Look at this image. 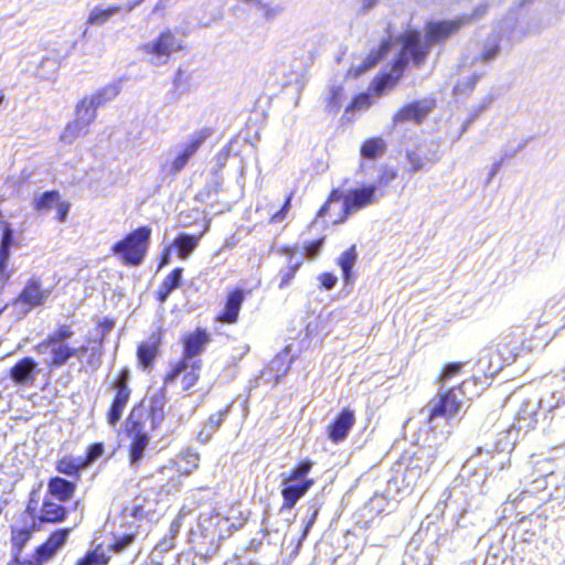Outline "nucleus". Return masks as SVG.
Wrapping results in <instances>:
<instances>
[{
	"label": "nucleus",
	"instance_id": "obj_47",
	"mask_svg": "<svg viewBox=\"0 0 565 565\" xmlns=\"http://www.w3.org/2000/svg\"><path fill=\"white\" fill-rule=\"evenodd\" d=\"M56 469L61 473L72 476L77 472V465L71 458L64 457L57 462Z\"/></svg>",
	"mask_w": 565,
	"mask_h": 565
},
{
	"label": "nucleus",
	"instance_id": "obj_45",
	"mask_svg": "<svg viewBox=\"0 0 565 565\" xmlns=\"http://www.w3.org/2000/svg\"><path fill=\"white\" fill-rule=\"evenodd\" d=\"M154 355H156V350L151 344L142 343L139 345L138 359L145 367L151 364Z\"/></svg>",
	"mask_w": 565,
	"mask_h": 565
},
{
	"label": "nucleus",
	"instance_id": "obj_12",
	"mask_svg": "<svg viewBox=\"0 0 565 565\" xmlns=\"http://www.w3.org/2000/svg\"><path fill=\"white\" fill-rule=\"evenodd\" d=\"M202 366L201 360L195 361H186L183 360L179 364H177L170 373L166 375L164 382L166 383H172L182 374V388L184 391H189L191 387H193L199 377H200V370Z\"/></svg>",
	"mask_w": 565,
	"mask_h": 565
},
{
	"label": "nucleus",
	"instance_id": "obj_62",
	"mask_svg": "<svg viewBox=\"0 0 565 565\" xmlns=\"http://www.w3.org/2000/svg\"><path fill=\"white\" fill-rule=\"evenodd\" d=\"M103 454V446L100 444H95L90 447L88 457L90 460L97 459Z\"/></svg>",
	"mask_w": 565,
	"mask_h": 565
},
{
	"label": "nucleus",
	"instance_id": "obj_55",
	"mask_svg": "<svg viewBox=\"0 0 565 565\" xmlns=\"http://www.w3.org/2000/svg\"><path fill=\"white\" fill-rule=\"evenodd\" d=\"M322 247V239H317L311 242L309 245L305 247L306 255L310 258L316 257Z\"/></svg>",
	"mask_w": 565,
	"mask_h": 565
},
{
	"label": "nucleus",
	"instance_id": "obj_28",
	"mask_svg": "<svg viewBox=\"0 0 565 565\" xmlns=\"http://www.w3.org/2000/svg\"><path fill=\"white\" fill-rule=\"evenodd\" d=\"M120 84L118 82L109 83L103 87H100L98 90L94 92L90 95H87V97L94 102V104L99 108L107 104L108 102H111L115 99L118 94L120 93Z\"/></svg>",
	"mask_w": 565,
	"mask_h": 565
},
{
	"label": "nucleus",
	"instance_id": "obj_54",
	"mask_svg": "<svg viewBox=\"0 0 565 565\" xmlns=\"http://www.w3.org/2000/svg\"><path fill=\"white\" fill-rule=\"evenodd\" d=\"M321 286L327 289V290H330L332 289L337 281H338V278L335 275L333 274H330V273H323L321 274L319 277H318Z\"/></svg>",
	"mask_w": 565,
	"mask_h": 565
},
{
	"label": "nucleus",
	"instance_id": "obj_20",
	"mask_svg": "<svg viewBox=\"0 0 565 565\" xmlns=\"http://www.w3.org/2000/svg\"><path fill=\"white\" fill-rule=\"evenodd\" d=\"M2 237L0 242V275L9 277L8 262L10 258V249L14 245L13 230L8 222H2Z\"/></svg>",
	"mask_w": 565,
	"mask_h": 565
},
{
	"label": "nucleus",
	"instance_id": "obj_57",
	"mask_svg": "<svg viewBox=\"0 0 565 565\" xmlns=\"http://www.w3.org/2000/svg\"><path fill=\"white\" fill-rule=\"evenodd\" d=\"M134 540L132 535H125L124 537L117 540L114 545L113 550L115 552H121L124 551Z\"/></svg>",
	"mask_w": 565,
	"mask_h": 565
},
{
	"label": "nucleus",
	"instance_id": "obj_49",
	"mask_svg": "<svg viewBox=\"0 0 565 565\" xmlns=\"http://www.w3.org/2000/svg\"><path fill=\"white\" fill-rule=\"evenodd\" d=\"M527 141L525 139H521L515 142V145L511 143L504 149V158H512L516 153L521 152L526 147Z\"/></svg>",
	"mask_w": 565,
	"mask_h": 565
},
{
	"label": "nucleus",
	"instance_id": "obj_7",
	"mask_svg": "<svg viewBox=\"0 0 565 565\" xmlns=\"http://www.w3.org/2000/svg\"><path fill=\"white\" fill-rule=\"evenodd\" d=\"M52 287H43L40 277H30L11 307L18 319L26 316L32 309L43 306L52 295Z\"/></svg>",
	"mask_w": 565,
	"mask_h": 565
},
{
	"label": "nucleus",
	"instance_id": "obj_4",
	"mask_svg": "<svg viewBox=\"0 0 565 565\" xmlns=\"http://www.w3.org/2000/svg\"><path fill=\"white\" fill-rule=\"evenodd\" d=\"M246 520L247 516L235 509H231L227 515H222L215 510H207L200 514L198 527L201 535L214 544L242 529Z\"/></svg>",
	"mask_w": 565,
	"mask_h": 565
},
{
	"label": "nucleus",
	"instance_id": "obj_46",
	"mask_svg": "<svg viewBox=\"0 0 565 565\" xmlns=\"http://www.w3.org/2000/svg\"><path fill=\"white\" fill-rule=\"evenodd\" d=\"M73 335V331L68 326H62L56 331L46 337V341L66 343L65 340Z\"/></svg>",
	"mask_w": 565,
	"mask_h": 565
},
{
	"label": "nucleus",
	"instance_id": "obj_32",
	"mask_svg": "<svg viewBox=\"0 0 565 565\" xmlns=\"http://www.w3.org/2000/svg\"><path fill=\"white\" fill-rule=\"evenodd\" d=\"M65 513V509L61 504L45 499L39 519L42 522H58L64 519Z\"/></svg>",
	"mask_w": 565,
	"mask_h": 565
},
{
	"label": "nucleus",
	"instance_id": "obj_23",
	"mask_svg": "<svg viewBox=\"0 0 565 565\" xmlns=\"http://www.w3.org/2000/svg\"><path fill=\"white\" fill-rule=\"evenodd\" d=\"M202 235L203 233L199 235L181 233L175 237L171 246L177 248L178 257L180 259H186L196 248Z\"/></svg>",
	"mask_w": 565,
	"mask_h": 565
},
{
	"label": "nucleus",
	"instance_id": "obj_36",
	"mask_svg": "<svg viewBox=\"0 0 565 565\" xmlns=\"http://www.w3.org/2000/svg\"><path fill=\"white\" fill-rule=\"evenodd\" d=\"M345 99L343 88L341 86H332L326 95V108L329 113H338Z\"/></svg>",
	"mask_w": 565,
	"mask_h": 565
},
{
	"label": "nucleus",
	"instance_id": "obj_15",
	"mask_svg": "<svg viewBox=\"0 0 565 565\" xmlns=\"http://www.w3.org/2000/svg\"><path fill=\"white\" fill-rule=\"evenodd\" d=\"M38 364L32 358H23L10 370V377L18 385L33 384Z\"/></svg>",
	"mask_w": 565,
	"mask_h": 565
},
{
	"label": "nucleus",
	"instance_id": "obj_63",
	"mask_svg": "<svg viewBox=\"0 0 565 565\" xmlns=\"http://www.w3.org/2000/svg\"><path fill=\"white\" fill-rule=\"evenodd\" d=\"M359 3L363 11H369L376 6L377 0H359Z\"/></svg>",
	"mask_w": 565,
	"mask_h": 565
},
{
	"label": "nucleus",
	"instance_id": "obj_13",
	"mask_svg": "<svg viewBox=\"0 0 565 565\" xmlns=\"http://www.w3.org/2000/svg\"><path fill=\"white\" fill-rule=\"evenodd\" d=\"M127 379L128 372L124 371L115 384L117 392L107 416L110 425H115L119 422L129 401L130 390L127 386Z\"/></svg>",
	"mask_w": 565,
	"mask_h": 565
},
{
	"label": "nucleus",
	"instance_id": "obj_29",
	"mask_svg": "<svg viewBox=\"0 0 565 565\" xmlns=\"http://www.w3.org/2000/svg\"><path fill=\"white\" fill-rule=\"evenodd\" d=\"M148 445L149 437L146 433L137 431L134 434L129 450V460L132 467L138 466Z\"/></svg>",
	"mask_w": 565,
	"mask_h": 565
},
{
	"label": "nucleus",
	"instance_id": "obj_24",
	"mask_svg": "<svg viewBox=\"0 0 565 565\" xmlns=\"http://www.w3.org/2000/svg\"><path fill=\"white\" fill-rule=\"evenodd\" d=\"M98 107L87 96L83 97L75 108V120L86 128L95 121Z\"/></svg>",
	"mask_w": 565,
	"mask_h": 565
},
{
	"label": "nucleus",
	"instance_id": "obj_19",
	"mask_svg": "<svg viewBox=\"0 0 565 565\" xmlns=\"http://www.w3.org/2000/svg\"><path fill=\"white\" fill-rule=\"evenodd\" d=\"M209 342V334L205 330L196 329L194 332L184 335V353L183 360L195 361L193 358L198 355Z\"/></svg>",
	"mask_w": 565,
	"mask_h": 565
},
{
	"label": "nucleus",
	"instance_id": "obj_40",
	"mask_svg": "<svg viewBox=\"0 0 565 565\" xmlns=\"http://www.w3.org/2000/svg\"><path fill=\"white\" fill-rule=\"evenodd\" d=\"M58 70V63L55 58L43 57L36 68L35 75L41 79L53 78Z\"/></svg>",
	"mask_w": 565,
	"mask_h": 565
},
{
	"label": "nucleus",
	"instance_id": "obj_18",
	"mask_svg": "<svg viewBox=\"0 0 565 565\" xmlns=\"http://www.w3.org/2000/svg\"><path fill=\"white\" fill-rule=\"evenodd\" d=\"M508 351V354L503 356L504 363L509 364L515 360V358L523 350V332L519 329L507 334L502 342L499 344L498 354H504V351Z\"/></svg>",
	"mask_w": 565,
	"mask_h": 565
},
{
	"label": "nucleus",
	"instance_id": "obj_38",
	"mask_svg": "<svg viewBox=\"0 0 565 565\" xmlns=\"http://www.w3.org/2000/svg\"><path fill=\"white\" fill-rule=\"evenodd\" d=\"M32 531L28 527L18 529L12 527L11 544L12 551L15 554H21L25 544L30 541Z\"/></svg>",
	"mask_w": 565,
	"mask_h": 565
},
{
	"label": "nucleus",
	"instance_id": "obj_56",
	"mask_svg": "<svg viewBox=\"0 0 565 565\" xmlns=\"http://www.w3.org/2000/svg\"><path fill=\"white\" fill-rule=\"evenodd\" d=\"M151 427L157 428L163 420V412L161 408L152 407L150 412Z\"/></svg>",
	"mask_w": 565,
	"mask_h": 565
},
{
	"label": "nucleus",
	"instance_id": "obj_11",
	"mask_svg": "<svg viewBox=\"0 0 565 565\" xmlns=\"http://www.w3.org/2000/svg\"><path fill=\"white\" fill-rule=\"evenodd\" d=\"M49 350L51 359L46 364L54 367L63 366L70 359L78 356L86 351L85 347L72 348L67 343L50 342L43 340L36 347L39 353H45Z\"/></svg>",
	"mask_w": 565,
	"mask_h": 565
},
{
	"label": "nucleus",
	"instance_id": "obj_31",
	"mask_svg": "<svg viewBox=\"0 0 565 565\" xmlns=\"http://www.w3.org/2000/svg\"><path fill=\"white\" fill-rule=\"evenodd\" d=\"M386 149V143L383 138L374 137L366 139L360 150V154L363 159L374 160L381 157Z\"/></svg>",
	"mask_w": 565,
	"mask_h": 565
},
{
	"label": "nucleus",
	"instance_id": "obj_10",
	"mask_svg": "<svg viewBox=\"0 0 565 565\" xmlns=\"http://www.w3.org/2000/svg\"><path fill=\"white\" fill-rule=\"evenodd\" d=\"M441 158L440 146L434 140L420 142L414 150L407 151V160L412 172H417L433 166Z\"/></svg>",
	"mask_w": 565,
	"mask_h": 565
},
{
	"label": "nucleus",
	"instance_id": "obj_26",
	"mask_svg": "<svg viewBox=\"0 0 565 565\" xmlns=\"http://www.w3.org/2000/svg\"><path fill=\"white\" fill-rule=\"evenodd\" d=\"M47 488L49 493L60 501L70 500L75 492V484L60 477L52 478Z\"/></svg>",
	"mask_w": 565,
	"mask_h": 565
},
{
	"label": "nucleus",
	"instance_id": "obj_16",
	"mask_svg": "<svg viewBox=\"0 0 565 565\" xmlns=\"http://www.w3.org/2000/svg\"><path fill=\"white\" fill-rule=\"evenodd\" d=\"M354 413L350 409H343L333 424L328 428V436L333 443H339L345 439L350 429L354 425Z\"/></svg>",
	"mask_w": 565,
	"mask_h": 565
},
{
	"label": "nucleus",
	"instance_id": "obj_21",
	"mask_svg": "<svg viewBox=\"0 0 565 565\" xmlns=\"http://www.w3.org/2000/svg\"><path fill=\"white\" fill-rule=\"evenodd\" d=\"M68 533L70 530H58L54 532L49 540L36 550L40 562L52 557L65 544Z\"/></svg>",
	"mask_w": 565,
	"mask_h": 565
},
{
	"label": "nucleus",
	"instance_id": "obj_59",
	"mask_svg": "<svg viewBox=\"0 0 565 565\" xmlns=\"http://www.w3.org/2000/svg\"><path fill=\"white\" fill-rule=\"evenodd\" d=\"M174 546V541L166 535L156 546L160 552H168Z\"/></svg>",
	"mask_w": 565,
	"mask_h": 565
},
{
	"label": "nucleus",
	"instance_id": "obj_25",
	"mask_svg": "<svg viewBox=\"0 0 565 565\" xmlns=\"http://www.w3.org/2000/svg\"><path fill=\"white\" fill-rule=\"evenodd\" d=\"M228 412V407L212 414L204 423L202 429L198 434V440L206 444L212 438L213 434L220 428Z\"/></svg>",
	"mask_w": 565,
	"mask_h": 565
},
{
	"label": "nucleus",
	"instance_id": "obj_35",
	"mask_svg": "<svg viewBox=\"0 0 565 565\" xmlns=\"http://www.w3.org/2000/svg\"><path fill=\"white\" fill-rule=\"evenodd\" d=\"M61 195L57 191H46L34 198L33 207L38 212H49L60 202Z\"/></svg>",
	"mask_w": 565,
	"mask_h": 565
},
{
	"label": "nucleus",
	"instance_id": "obj_44",
	"mask_svg": "<svg viewBox=\"0 0 565 565\" xmlns=\"http://www.w3.org/2000/svg\"><path fill=\"white\" fill-rule=\"evenodd\" d=\"M372 97L369 93L361 94L356 96L350 105L347 107L345 111L350 113L352 110H366L372 105Z\"/></svg>",
	"mask_w": 565,
	"mask_h": 565
},
{
	"label": "nucleus",
	"instance_id": "obj_22",
	"mask_svg": "<svg viewBox=\"0 0 565 565\" xmlns=\"http://www.w3.org/2000/svg\"><path fill=\"white\" fill-rule=\"evenodd\" d=\"M499 50H500V47H499L498 39L497 38L490 39L483 45L481 51L471 57L470 62H468V56L466 57L465 66L472 68V67H478L479 64L484 65V64L493 61L498 56Z\"/></svg>",
	"mask_w": 565,
	"mask_h": 565
},
{
	"label": "nucleus",
	"instance_id": "obj_51",
	"mask_svg": "<svg viewBox=\"0 0 565 565\" xmlns=\"http://www.w3.org/2000/svg\"><path fill=\"white\" fill-rule=\"evenodd\" d=\"M461 366L462 365L460 363L448 364L444 369V371L439 377V381H441V382L448 381L449 379H451L452 376H455L456 374H458L460 372Z\"/></svg>",
	"mask_w": 565,
	"mask_h": 565
},
{
	"label": "nucleus",
	"instance_id": "obj_64",
	"mask_svg": "<svg viewBox=\"0 0 565 565\" xmlns=\"http://www.w3.org/2000/svg\"><path fill=\"white\" fill-rule=\"evenodd\" d=\"M12 558L8 563V565H24L26 561L21 559V554H15V552H11Z\"/></svg>",
	"mask_w": 565,
	"mask_h": 565
},
{
	"label": "nucleus",
	"instance_id": "obj_34",
	"mask_svg": "<svg viewBox=\"0 0 565 565\" xmlns=\"http://www.w3.org/2000/svg\"><path fill=\"white\" fill-rule=\"evenodd\" d=\"M355 262H356V253H355L354 246H351L349 249L343 252L338 259V265L341 267L343 279H344L345 284L351 282L352 268L354 267Z\"/></svg>",
	"mask_w": 565,
	"mask_h": 565
},
{
	"label": "nucleus",
	"instance_id": "obj_52",
	"mask_svg": "<svg viewBox=\"0 0 565 565\" xmlns=\"http://www.w3.org/2000/svg\"><path fill=\"white\" fill-rule=\"evenodd\" d=\"M185 514H186L185 509H181L177 519L170 524L169 533L167 535H169L170 539H172L173 541L180 531L181 521Z\"/></svg>",
	"mask_w": 565,
	"mask_h": 565
},
{
	"label": "nucleus",
	"instance_id": "obj_43",
	"mask_svg": "<svg viewBox=\"0 0 565 565\" xmlns=\"http://www.w3.org/2000/svg\"><path fill=\"white\" fill-rule=\"evenodd\" d=\"M107 562L108 556L106 555L105 550L98 546L82 558L77 565H106Z\"/></svg>",
	"mask_w": 565,
	"mask_h": 565
},
{
	"label": "nucleus",
	"instance_id": "obj_37",
	"mask_svg": "<svg viewBox=\"0 0 565 565\" xmlns=\"http://www.w3.org/2000/svg\"><path fill=\"white\" fill-rule=\"evenodd\" d=\"M87 131L88 128L74 119L66 125L60 139L64 143L72 145L79 136L85 135Z\"/></svg>",
	"mask_w": 565,
	"mask_h": 565
},
{
	"label": "nucleus",
	"instance_id": "obj_5",
	"mask_svg": "<svg viewBox=\"0 0 565 565\" xmlns=\"http://www.w3.org/2000/svg\"><path fill=\"white\" fill-rule=\"evenodd\" d=\"M312 468V461L303 460L289 472L282 473L280 483L282 505L281 509L290 510L313 486V479L307 478Z\"/></svg>",
	"mask_w": 565,
	"mask_h": 565
},
{
	"label": "nucleus",
	"instance_id": "obj_61",
	"mask_svg": "<svg viewBox=\"0 0 565 565\" xmlns=\"http://www.w3.org/2000/svg\"><path fill=\"white\" fill-rule=\"evenodd\" d=\"M397 177V173L394 169L385 170L382 177L380 178L379 182L380 184L387 185L390 182L395 180Z\"/></svg>",
	"mask_w": 565,
	"mask_h": 565
},
{
	"label": "nucleus",
	"instance_id": "obj_9",
	"mask_svg": "<svg viewBox=\"0 0 565 565\" xmlns=\"http://www.w3.org/2000/svg\"><path fill=\"white\" fill-rule=\"evenodd\" d=\"M205 139L206 134L204 131H196L190 135L183 143L178 145L172 150L173 158L169 163V172L179 173L186 166L190 158L199 150Z\"/></svg>",
	"mask_w": 565,
	"mask_h": 565
},
{
	"label": "nucleus",
	"instance_id": "obj_60",
	"mask_svg": "<svg viewBox=\"0 0 565 565\" xmlns=\"http://www.w3.org/2000/svg\"><path fill=\"white\" fill-rule=\"evenodd\" d=\"M174 546V541L166 535L156 546L160 552H168Z\"/></svg>",
	"mask_w": 565,
	"mask_h": 565
},
{
	"label": "nucleus",
	"instance_id": "obj_8",
	"mask_svg": "<svg viewBox=\"0 0 565 565\" xmlns=\"http://www.w3.org/2000/svg\"><path fill=\"white\" fill-rule=\"evenodd\" d=\"M182 49V40L170 29L163 30L154 40L140 45L139 51L150 57L154 65L166 64L171 54Z\"/></svg>",
	"mask_w": 565,
	"mask_h": 565
},
{
	"label": "nucleus",
	"instance_id": "obj_48",
	"mask_svg": "<svg viewBox=\"0 0 565 565\" xmlns=\"http://www.w3.org/2000/svg\"><path fill=\"white\" fill-rule=\"evenodd\" d=\"M484 73V71L482 68H478L477 71L473 72V76L471 78V81L467 84V85H463V84H457L456 87H455V92L457 94H461V93H466L470 89H472V87L475 86V83L477 82V79L480 78V76Z\"/></svg>",
	"mask_w": 565,
	"mask_h": 565
},
{
	"label": "nucleus",
	"instance_id": "obj_2",
	"mask_svg": "<svg viewBox=\"0 0 565 565\" xmlns=\"http://www.w3.org/2000/svg\"><path fill=\"white\" fill-rule=\"evenodd\" d=\"M473 383L463 381L457 388H451L437 395L422 409V415L427 417L430 431L435 441L445 440L451 433L462 407L467 388Z\"/></svg>",
	"mask_w": 565,
	"mask_h": 565
},
{
	"label": "nucleus",
	"instance_id": "obj_3",
	"mask_svg": "<svg viewBox=\"0 0 565 565\" xmlns=\"http://www.w3.org/2000/svg\"><path fill=\"white\" fill-rule=\"evenodd\" d=\"M384 192L374 183L360 184L347 191L334 190L319 210V216L334 214V223L342 222L351 213L376 203Z\"/></svg>",
	"mask_w": 565,
	"mask_h": 565
},
{
	"label": "nucleus",
	"instance_id": "obj_17",
	"mask_svg": "<svg viewBox=\"0 0 565 565\" xmlns=\"http://www.w3.org/2000/svg\"><path fill=\"white\" fill-rule=\"evenodd\" d=\"M245 299V291L235 289L227 295L225 307L218 316V320L224 323H235L238 319L241 307Z\"/></svg>",
	"mask_w": 565,
	"mask_h": 565
},
{
	"label": "nucleus",
	"instance_id": "obj_58",
	"mask_svg": "<svg viewBox=\"0 0 565 565\" xmlns=\"http://www.w3.org/2000/svg\"><path fill=\"white\" fill-rule=\"evenodd\" d=\"M290 200H291V198L288 196L286 202L284 203L282 207L273 215L271 222H280L286 217V214L290 206Z\"/></svg>",
	"mask_w": 565,
	"mask_h": 565
},
{
	"label": "nucleus",
	"instance_id": "obj_27",
	"mask_svg": "<svg viewBox=\"0 0 565 565\" xmlns=\"http://www.w3.org/2000/svg\"><path fill=\"white\" fill-rule=\"evenodd\" d=\"M120 6H110V7H103V6H95L88 13L87 17V24L88 25H103L106 22H108L115 14L119 13L121 11Z\"/></svg>",
	"mask_w": 565,
	"mask_h": 565
},
{
	"label": "nucleus",
	"instance_id": "obj_33",
	"mask_svg": "<svg viewBox=\"0 0 565 565\" xmlns=\"http://www.w3.org/2000/svg\"><path fill=\"white\" fill-rule=\"evenodd\" d=\"M182 278V268L173 269L162 281L158 291V299L160 302H164L169 295L180 286Z\"/></svg>",
	"mask_w": 565,
	"mask_h": 565
},
{
	"label": "nucleus",
	"instance_id": "obj_50",
	"mask_svg": "<svg viewBox=\"0 0 565 565\" xmlns=\"http://www.w3.org/2000/svg\"><path fill=\"white\" fill-rule=\"evenodd\" d=\"M54 209L56 210V218L60 222H65L71 210V203L61 199Z\"/></svg>",
	"mask_w": 565,
	"mask_h": 565
},
{
	"label": "nucleus",
	"instance_id": "obj_41",
	"mask_svg": "<svg viewBox=\"0 0 565 565\" xmlns=\"http://www.w3.org/2000/svg\"><path fill=\"white\" fill-rule=\"evenodd\" d=\"M256 11L267 21H273L284 12V7L278 3L256 1Z\"/></svg>",
	"mask_w": 565,
	"mask_h": 565
},
{
	"label": "nucleus",
	"instance_id": "obj_14",
	"mask_svg": "<svg viewBox=\"0 0 565 565\" xmlns=\"http://www.w3.org/2000/svg\"><path fill=\"white\" fill-rule=\"evenodd\" d=\"M434 102L429 99L418 100L405 105L395 116L394 121L404 122V121H414L420 122L433 109Z\"/></svg>",
	"mask_w": 565,
	"mask_h": 565
},
{
	"label": "nucleus",
	"instance_id": "obj_53",
	"mask_svg": "<svg viewBox=\"0 0 565 565\" xmlns=\"http://www.w3.org/2000/svg\"><path fill=\"white\" fill-rule=\"evenodd\" d=\"M185 514H186L185 509H181L177 519L170 524L169 533L167 535H169L170 539H172L173 541L180 531L181 521Z\"/></svg>",
	"mask_w": 565,
	"mask_h": 565
},
{
	"label": "nucleus",
	"instance_id": "obj_39",
	"mask_svg": "<svg viewBox=\"0 0 565 565\" xmlns=\"http://www.w3.org/2000/svg\"><path fill=\"white\" fill-rule=\"evenodd\" d=\"M302 264V258L299 257L297 260H294V256H290V259H289V264L280 269L279 271V288L282 289L285 288L286 286L289 285V282L294 279L297 270L299 269V267L301 266Z\"/></svg>",
	"mask_w": 565,
	"mask_h": 565
},
{
	"label": "nucleus",
	"instance_id": "obj_30",
	"mask_svg": "<svg viewBox=\"0 0 565 565\" xmlns=\"http://www.w3.org/2000/svg\"><path fill=\"white\" fill-rule=\"evenodd\" d=\"M391 46L392 44L390 42H384L376 54L371 53L360 65H353L348 72V75L352 77H358L359 75H361L362 73L374 66L376 62L387 53Z\"/></svg>",
	"mask_w": 565,
	"mask_h": 565
},
{
	"label": "nucleus",
	"instance_id": "obj_1",
	"mask_svg": "<svg viewBox=\"0 0 565 565\" xmlns=\"http://www.w3.org/2000/svg\"><path fill=\"white\" fill-rule=\"evenodd\" d=\"M465 23L466 20L463 19L429 22L426 26L425 40L422 39L420 33L417 31H406L397 43L399 46V57L395 61L392 72L376 79L371 89L374 94L382 95L386 88H391L395 84L402 68L408 61L412 60L416 65H419L424 61L431 43L447 39Z\"/></svg>",
	"mask_w": 565,
	"mask_h": 565
},
{
	"label": "nucleus",
	"instance_id": "obj_42",
	"mask_svg": "<svg viewBox=\"0 0 565 565\" xmlns=\"http://www.w3.org/2000/svg\"><path fill=\"white\" fill-rule=\"evenodd\" d=\"M179 459L186 465L184 467L180 466L179 470L184 473H190L193 469L198 468L200 456L192 449H185L180 454Z\"/></svg>",
	"mask_w": 565,
	"mask_h": 565
},
{
	"label": "nucleus",
	"instance_id": "obj_6",
	"mask_svg": "<svg viewBox=\"0 0 565 565\" xmlns=\"http://www.w3.org/2000/svg\"><path fill=\"white\" fill-rule=\"evenodd\" d=\"M150 235L151 230L148 226L139 227L114 244L111 252L122 264L138 266L147 254Z\"/></svg>",
	"mask_w": 565,
	"mask_h": 565
}]
</instances>
